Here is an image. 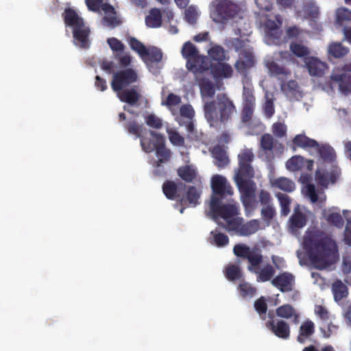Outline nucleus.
Here are the masks:
<instances>
[{"label":"nucleus","mask_w":351,"mask_h":351,"mask_svg":"<svg viewBox=\"0 0 351 351\" xmlns=\"http://www.w3.org/2000/svg\"><path fill=\"white\" fill-rule=\"evenodd\" d=\"M327 222L338 228H341L343 226V219L342 216L338 213H332L326 216Z\"/></svg>","instance_id":"56"},{"label":"nucleus","mask_w":351,"mask_h":351,"mask_svg":"<svg viewBox=\"0 0 351 351\" xmlns=\"http://www.w3.org/2000/svg\"><path fill=\"white\" fill-rule=\"evenodd\" d=\"M125 129L130 134L140 138L142 149L146 153L152 152L157 147L158 136H162L152 130H148L136 121H129L124 124Z\"/></svg>","instance_id":"5"},{"label":"nucleus","mask_w":351,"mask_h":351,"mask_svg":"<svg viewBox=\"0 0 351 351\" xmlns=\"http://www.w3.org/2000/svg\"><path fill=\"white\" fill-rule=\"evenodd\" d=\"M208 64L206 71L210 69L213 77L215 80L228 79L233 75V69L228 63L224 62L211 63L208 58Z\"/></svg>","instance_id":"15"},{"label":"nucleus","mask_w":351,"mask_h":351,"mask_svg":"<svg viewBox=\"0 0 351 351\" xmlns=\"http://www.w3.org/2000/svg\"><path fill=\"white\" fill-rule=\"evenodd\" d=\"M254 158L251 149H245L238 155L239 169L234 176V181L241 193L242 204L246 211L255 208L256 183L252 180L254 171L251 165Z\"/></svg>","instance_id":"2"},{"label":"nucleus","mask_w":351,"mask_h":351,"mask_svg":"<svg viewBox=\"0 0 351 351\" xmlns=\"http://www.w3.org/2000/svg\"><path fill=\"white\" fill-rule=\"evenodd\" d=\"M342 272L345 275V282L346 284L351 285V256H345L343 257Z\"/></svg>","instance_id":"52"},{"label":"nucleus","mask_w":351,"mask_h":351,"mask_svg":"<svg viewBox=\"0 0 351 351\" xmlns=\"http://www.w3.org/2000/svg\"><path fill=\"white\" fill-rule=\"evenodd\" d=\"M270 319L265 323V326L271 330L276 337L283 339H287L290 337V326L284 320L275 321L274 315L270 313L268 314Z\"/></svg>","instance_id":"13"},{"label":"nucleus","mask_w":351,"mask_h":351,"mask_svg":"<svg viewBox=\"0 0 351 351\" xmlns=\"http://www.w3.org/2000/svg\"><path fill=\"white\" fill-rule=\"evenodd\" d=\"M305 66L308 69L309 74L312 76L322 77L328 68L325 62L320 61L318 58L310 56L305 61Z\"/></svg>","instance_id":"18"},{"label":"nucleus","mask_w":351,"mask_h":351,"mask_svg":"<svg viewBox=\"0 0 351 351\" xmlns=\"http://www.w3.org/2000/svg\"><path fill=\"white\" fill-rule=\"evenodd\" d=\"M139 80L137 71L132 68H126L114 73L111 81L112 89L117 93L120 101L130 106H135L141 98L140 86H132Z\"/></svg>","instance_id":"3"},{"label":"nucleus","mask_w":351,"mask_h":351,"mask_svg":"<svg viewBox=\"0 0 351 351\" xmlns=\"http://www.w3.org/2000/svg\"><path fill=\"white\" fill-rule=\"evenodd\" d=\"M145 123L150 128L160 129L162 127V121L154 114H149L145 118Z\"/></svg>","instance_id":"57"},{"label":"nucleus","mask_w":351,"mask_h":351,"mask_svg":"<svg viewBox=\"0 0 351 351\" xmlns=\"http://www.w3.org/2000/svg\"><path fill=\"white\" fill-rule=\"evenodd\" d=\"M204 116L211 127L226 124L236 112L233 101L225 94L219 95L216 100L205 103Z\"/></svg>","instance_id":"4"},{"label":"nucleus","mask_w":351,"mask_h":351,"mask_svg":"<svg viewBox=\"0 0 351 351\" xmlns=\"http://www.w3.org/2000/svg\"><path fill=\"white\" fill-rule=\"evenodd\" d=\"M294 282L293 276L288 272H283L271 280L274 287L278 289L281 292H288L292 290Z\"/></svg>","instance_id":"16"},{"label":"nucleus","mask_w":351,"mask_h":351,"mask_svg":"<svg viewBox=\"0 0 351 351\" xmlns=\"http://www.w3.org/2000/svg\"><path fill=\"white\" fill-rule=\"evenodd\" d=\"M260 228V222L258 219H252L246 223L241 224L239 233L241 236H249L256 233Z\"/></svg>","instance_id":"36"},{"label":"nucleus","mask_w":351,"mask_h":351,"mask_svg":"<svg viewBox=\"0 0 351 351\" xmlns=\"http://www.w3.org/2000/svg\"><path fill=\"white\" fill-rule=\"evenodd\" d=\"M257 269H254V271H252L257 274L258 282H267L270 280L275 274V269L270 264H267L261 269L256 271Z\"/></svg>","instance_id":"34"},{"label":"nucleus","mask_w":351,"mask_h":351,"mask_svg":"<svg viewBox=\"0 0 351 351\" xmlns=\"http://www.w3.org/2000/svg\"><path fill=\"white\" fill-rule=\"evenodd\" d=\"M274 138L270 134H264L261 138V147L265 152H271L274 149Z\"/></svg>","instance_id":"54"},{"label":"nucleus","mask_w":351,"mask_h":351,"mask_svg":"<svg viewBox=\"0 0 351 351\" xmlns=\"http://www.w3.org/2000/svg\"><path fill=\"white\" fill-rule=\"evenodd\" d=\"M210 211L215 217H220L225 221L239 215V208L236 204H222L221 200L217 197H213L210 202Z\"/></svg>","instance_id":"8"},{"label":"nucleus","mask_w":351,"mask_h":351,"mask_svg":"<svg viewBox=\"0 0 351 351\" xmlns=\"http://www.w3.org/2000/svg\"><path fill=\"white\" fill-rule=\"evenodd\" d=\"M208 55L214 61L217 62H224L229 60V56H226V51L220 45H215L208 50Z\"/></svg>","instance_id":"31"},{"label":"nucleus","mask_w":351,"mask_h":351,"mask_svg":"<svg viewBox=\"0 0 351 351\" xmlns=\"http://www.w3.org/2000/svg\"><path fill=\"white\" fill-rule=\"evenodd\" d=\"M114 58L119 61L120 66L125 69L128 68L132 62V57L129 53H114Z\"/></svg>","instance_id":"62"},{"label":"nucleus","mask_w":351,"mask_h":351,"mask_svg":"<svg viewBox=\"0 0 351 351\" xmlns=\"http://www.w3.org/2000/svg\"><path fill=\"white\" fill-rule=\"evenodd\" d=\"M348 51V49L340 43H332L328 47L329 54L337 58L346 56Z\"/></svg>","instance_id":"43"},{"label":"nucleus","mask_w":351,"mask_h":351,"mask_svg":"<svg viewBox=\"0 0 351 351\" xmlns=\"http://www.w3.org/2000/svg\"><path fill=\"white\" fill-rule=\"evenodd\" d=\"M62 16L65 25L73 28L84 22L83 19L71 8H66L62 14Z\"/></svg>","instance_id":"26"},{"label":"nucleus","mask_w":351,"mask_h":351,"mask_svg":"<svg viewBox=\"0 0 351 351\" xmlns=\"http://www.w3.org/2000/svg\"><path fill=\"white\" fill-rule=\"evenodd\" d=\"M351 21V11L346 8H340L336 12V21L339 25H342L344 21Z\"/></svg>","instance_id":"55"},{"label":"nucleus","mask_w":351,"mask_h":351,"mask_svg":"<svg viewBox=\"0 0 351 351\" xmlns=\"http://www.w3.org/2000/svg\"><path fill=\"white\" fill-rule=\"evenodd\" d=\"M255 311L258 313L260 317L265 320L266 319V313L268 309L267 301L265 297L261 296L258 298L254 303Z\"/></svg>","instance_id":"50"},{"label":"nucleus","mask_w":351,"mask_h":351,"mask_svg":"<svg viewBox=\"0 0 351 351\" xmlns=\"http://www.w3.org/2000/svg\"><path fill=\"white\" fill-rule=\"evenodd\" d=\"M282 31L280 28L276 29V31L266 32V39L269 45H280L282 43L285 42V40L282 38Z\"/></svg>","instance_id":"47"},{"label":"nucleus","mask_w":351,"mask_h":351,"mask_svg":"<svg viewBox=\"0 0 351 351\" xmlns=\"http://www.w3.org/2000/svg\"><path fill=\"white\" fill-rule=\"evenodd\" d=\"M211 154L215 160V165L219 168H223L229 163V158L223 147L220 145L215 146L211 150Z\"/></svg>","instance_id":"22"},{"label":"nucleus","mask_w":351,"mask_h":351,"mask_svg":"<svg viewBox=\"0 0 351 351\" xmlns=\"http://www.w3.org/2000/svg\"><path fill=\"white\" fill-rule=\"evenodd\" d=\"M178 176L186 182H193L197 176V171L192 165H184L177 170Z\"/></svg>","instance_id":"29"},{"label":"nucleus","mask_w":351,"mask_h":351,"mask_svg":"<svg viewBox=\"0 0 351 351\" xmlns=\"http://www.w3.org/2000/svg\"><path fill=\"white\" fill-rule=\"evenodd\" d=\"M202 191L194 186H189L187 188L185 195V204L188 202L190 205L195 206L199 204V199L200 198Z\"/></svg>","instance_id":"32"},{"label":"nucleus","mask_w":351,"mask_h":351,"mask_svg":"<svg viewBox=\"0 0 351 351\" xmlns=\"http://www.w3.org/2000/svg\"><path fill=\"white\" fill-rule=\"evenodd\" d=\"M240 295L243 298H252L256 294L257 289L249 282L243 281L238 286Z\"/></svg>","instance_id":"44"},{"label":"nucleus","mask_w":351,"mask_h":351,"mask_svg":"<svg viewBox=\"0 0 351 351\" xmlns=\"http://www.w3.org/2000/svg\"><path fill=\"white\" fill-rule=\"evenodd\" d=\"M272 184L274 187L287 193L293 192L295 189V183L291 180L284 177L276 179Z\"/></svg>","instance_id":"40"},{"label":"nucleus","mask_w":351,"mask_h":351,"mask_svg":"<svg viewBox=\"0 0 351 351\" xmlns=\"http://www.w3.org/2000/svg\"><path fill=\"white\" fill-rule=\"evenodd\" d=\"M315 177L318 185L328 187L330 183L333 184L336 182L337 174L334 170L328 171L325 169H318L315 171Z\"/></svg>","instance_id":"20"},{"label":"nucleus","mask_w":351,"mask_h":351,"mask_svg":"<svg viewBox=\"0 0 351 351\" xmlns=\"http://www.w3.org/2000/svg\"><path fill=\"white\" fill-rule=\"evenodd\" d=\"M186 189L185 184L173 180H166L162 186V192L168 199L178 200L182 205L185 204L184 192Z\"/></svg>","instance_id":"10"},{"label":"nucleus","mask_w":351,"mask_h":351,"mask_svg":"<svg viewBox=\"0 0 351 351\" xmlns=\"http://www.w3.org/2000/svg\"><path fill=\"white\" fill-rule=\"evenodd\" d=\"M302 245L311 264L317 269H327L339 258L337 242L317 229L306 232Z\"/></svg>","instance_id":"1"},{"label":"nucleus","mask_w":351,"mask_h":351,"mask_svg":"<svg viewBox=\"0 0 351 351\" xmlns=\"http://www.w3.org/2000/svg\"><path fill=\"white\" fill-rule=\"evenodd\" d=\"M233 252L237 257L245 258L248 261L250 265L248 269L254 271L258 269L263 262V256L260 252L252 250L248 246L244 244H237L234 246Z\"/></svg>","instance_id":"9"},{"label":"nucleus","mask_w":351,"mask_h":351,"mask_svg":"<svg viewBox=\"0 0 351 351\" xmlns=\"http://www.w3.org/2000/svg\"><path fill=\"white\" fill-rule=\"evenodd\" d=\"M293 143L300 147H316L319 143L314 139L310 138L304 134H298L293 139Z\"/></svg>","instance_id":"39"},{"label":"nucleus","mask_w":351,"mask_h":351,"mask_svg":"<svg viewBox=\"0 0 351 351\" xmlns=\"http://www.w3.org/2000/svg\"><path fill=\"white\" fill-rule=\"evenodd\" d=\"M169 138L170 142L176 146H184V138L176 131H169Z\"/></svg>","instance_id":"63"},{"label":"nucleus","mask_w":351,"mask_h":351,"mask_svg":"<svg viewBox=\"0 0 351 351\" xmlns=\"http://www.w3.org/2000/svg\"><path fill=\"white\" fill-rule=\"evenodd\" d=\"M341 73L331 75V80L338 83L340 91L345 95L351 93V63L344 64Z\"/></svg>","instance_id":"12"},{"label":"nucleus","mask_w":351,"mask_h":351,"mask_svg":"<svg viewBox=\"0 0 351 351\" xmlns=\"http://www.w3.org/2000/svg\"><path fill=\"white\" fill-rule=\"evenodd\" d=\"M346 217V226L344 231V241L348 245H351V213Z\"/></svg>","instance_id":"64"},{"label":"nucleus","mask_w":351,"mask_h":351,"mask_svg":"<svg viewBox=\"0 0 351 351\" xmlns=\"http://www.w3.org/2000/svg\"><path fill=\"white\" fill-rule=\"evenodd\" d=\"M182 55L186 60V68L195 74L204 73L208 68V57L200 55L196 47L188 41L182 49Z\"/></svg>","instance_id":"7"},{"label":"nucleus","mask_w":351,"mask_h":351,"mask_svg":"<svg viewBox=\"0 0 351 351\" xmlns=\"http://www.w3.org/2000/svg\"><path fill=\"white\" fill-rule=\"evenodd\" d=\"M247 43H249L247 39L243 40L239 38H230L226 40L225 45L227 47L234 49L235 51L240 53L241 51H245L247 49L252 50V47H250Z\"/></svg>","instance_id":"27"},{"label":"nucleus","mask_w":351,"mask_h":351,"mask_svg":"<svg viewBox=\"0 0 351 351\" xmlns=\"http://www.w3.org/2000/svg\"><path fill=\"white\" fill-rule=\"evenodd\" d=\"M240 7L231 0H213L210 5V15L217 23L224 24L235 18Z\"/></svg>","instance_id":"6"},{"label":"nucleus","mask_w":351,"mask_h":351,"mask_svg":"<svg viewBox=\"0 0 351 351\" xmlns=\"http://www.w3.org/2000/svg\"><path fill=\"white\" fill-rule=\"evenodd\" d=\"M158 141L157 147L154 149L156 155L158 157L156 162L158 163H165L170 160L171 158V152L165 146V141L163 136H158Z\"/></svg>","instance_id":"21"},{"label":"nucleus","mask_w":351,"mask_h":351,"mask_svg":"<svg viewBox=\"0 0 351 351\" xmlns=\"http://www.w3.org/2000/svg\"><path fill=\"white\" fill-rule=\"evenodd\" d=\"M276 313L278 317L287 319L293 317V322L295 324L298 322L299 315L291 304H287L278 306L276 309Z\"/></svg>","instance_id":"24"},{"label":"nucleus","mask_w":351,"mask_h":351,"mask_svg":"<svg viewBox=\"0 0 351 351\" xmlns=\"http://www.w3.org/2000/svg\"><path fill=\"white\" fill-rule=\"evenodd\" d=\"M273 134L278 138H282L287 134V126L281 122L274 123L272 125Z\"/></svg>","instance_id":"61"},{"label":"nucleus","mask_w":351,"mask_h":351,"mask_svg":"<svg viewBox=\"0 0 351 351\" xmlns=\"http://www.w3.org/2000/svg\"><path fill=\"white\" fill-rule=\"evenodd\" d=\"M307 219L306 215L300 211H295L289 219L290 228L296 231L306 226Z\"/></svg>","instance_id":"30"},{"label":"nucleus","mask_w":351,"mask_h":351,"mask_svg":"<svg viewBox=\"0 0 351 351\" xmlns=\"http://www.w3.org/2000/svg\"><path fill=\"white\" fill-rule=\"evenodd\" d=\"M181 103V98L180 96L174 94L169 93L165 101H162V105L167 106L168 108H171L173 106L179 105Z\"/></svg>","instance_id":"60"},{"label":"nucleus","mask_w":351,"mask_h":351,"mask_svg":"<svg viewBox=\"0 0 351 351\" xmlns=\"http://www.w3.org/2000/svg\"><path fill=\"white\" fill-rule=\"evenodd\" d=\"M314 161L313 160H306L304 157L296 155L292 156L286 162V167L290 171H298L306 166L308 171H312L313 169Z\"/></svg>","instance_id":"17"},{"label":"nucleus","mask_w":351,"mask_h":351,"mask_svg":"<svg viewBox=\"0 0 351 351\" xmlns=\"http://www.w3.org/2000/svg\"><path fill=\"white\" fill-rule=\"evenodd\" d=\"M267 66L271 75L278 77V78L287 77L291 74V71L285 66H280L276 62L271 61L267 62Z\"/></svg>","instance_id":"37"},{"label":"nucleus","mask_w":351,"mask_h":351,"mask_svg":"<svg viewBox=\"0 0 351 351\" xmlns=\"http://www.w3.org/2000/svg\"><path fill=\"white\" fill-rule=\"evenodd\" d=\"M276 197L279 200L281 206V213L283 215H287L290 211L291 199L289 197L281 193L276 194Z\"/></svg>","instance_id":"53"},{"label":"nucleus","mask_w":351,"mask_h":351,"mask_svg":"<svg viewBox=\"0 0 351 351\" xmlns=\"http://www.w3.org/2000/svg\"><path fill=\"white\" fill-rule=\"evenodd\" d=\"M261 214L265 221L270 223L276 215V210L273 205H267L263 207Z\"/></svg>","instance_id":"58"},{"label":"nucleus","mask_w":351,"mask_h":351,"mask_svg":"<svg viewBox=\"0 0 351 351\" xmlns=\"http://www.w3.org/2000/svg\"><path fill=\"white\" fill-rule=\"evenodd\" d=\"M128 41L131 49L136 52L142 60H145V54L147 53V47L144 44L134 37H130Z\"/></svg>","instance_id":"45"},{"label":"nucleus","mask_w":351,"mask_h":351,"mask_svg":"<svg viewBox=\"0 0 351 351\" xmlns=\"http://www.w3.org/2000/svg\"><path fill=\"white\" fill-rule=\"evenodd\" d=\"M225 276L228 280L235 281L243 277V273L239 265L229 264L225 269Z\"/></svg>","instance_id":"41"},{"label":"nucleus","mask_w":351,"mask_h":351,"mask_svg":"<svg viewBox=\"0 0 351 351\" xmlns=\"http://www.w3.org/2000/svg\"><path fill=\"white\" fill-rule=\"evenodd\" d=\"M332 291L334 298L336 301H339L348 295L347 287L340 280H335L332 285Z\"/></svg>","instance_id":"35"},{"label":"nucleus","mask_w":351,"mask_h":351,"mask_svg":"<svg viewBox=\"0 0 351 351\" xmlns=\"http://www.w3.org/2000/svg\"><path fill=\"white\" fill-rule=\"evenodd\" d=\"M226 225L223 223H220L219 225L221 226L223 228L227 230L228 232L237 231L239 232V230L243 223V219L236 216L226 220Z\"/></svg>","instance_id":"46"},{"label":"nucleus","mask_w":351,"mask_h":351,"mask_svg":"<svg viewBox=\"0 0 351 351\" xmlns=\"http://www.w3.org/2000/svg\"><path fill=\"white\" fill-rule=\"evenodd\" d=\"M255 62L252 50L247 49L239 54V58L234 63V68L239 73L245 76L247 71L254 66Z\"/></svg>","instance_id":"14"},{"label":"nucleus","mask_w":351,"mask_h":351,"mask_svg":"<svg viewBox=\"0 0 351 351\" xmlns=\"http://www.w3.org/2000/svg\"><path fill=\"white\" fill-rule=\"evenodd\" d=\"M196 81L200 88L201 94L204 97H213L215 93L213 84L206 78H196Z\"/></svg>","instance_id":"33"},{"label":"nucleus","mask_w":351,"mask_h":351,"mask_svg":"<svg viewBox=\"0 0 351 351\" xmlns=\"http://www.w3.org/2000/svg\"><path fill=\"white\" fill-rule=\"evenodd\" d=\"M211 189L213 194L211 198L217 197L221 200L227 196L233 195L231 185L228 183L226 178L221 175H215L211 179Z\"/></svg>","instance_id":"11"},{"label":"nucleus","mask_w":351,"mask_h":351,"mask_svg":"<svg viewBox=\"0 0 351 351\" xmlns=\"http://www.w3.org/2000/svg\"><path fill=\"white\" fill-rule=\"evenodd\" d=\"M89 34L90 29L85 25L84 22L73 28V38L82 48L86 49L89 47Z\"/></svg>","instance_id":"19"},{"label":"nucleus","mask_w":351,"mask_h":351,"mask_svg":"<svg viewBox=\"0 0 351 351\" xmlns=\"http://www.w3.org/2000/svg\"><path fill=\"white\" fill-rule=\"evenodd\" d=\"M289 49L295 57L302 58L305 61L310 57V49L301 43L291 42L289 45Z\"/></svg>","instance_id":"28"},{"label":"nucleus","mask_w":351,"mask_h":351,"mask_svg":"<svg viewBox=\"0 0 351 351\" xmlns=\"http://www.w3.org/2000/svg\"><path fill=\"white\" fill-rule=\"evenodd\" d=\"M162 13L158 8H152L145 17V24L148 27L157 28L162 25Z\"/></svg>","instance_id":"25"},{"label":"nucleus","mask_w":351,"mask_h":351,"mask_svg":"<svg viewBox=\"0 0 351 351\" xmlns=\"http://www.w3.org/2000/svg\"><path fill=\"white\" fill-rule=\"evenodd\" d=\"M315 332V324L311 320H306L303 322L299 330V335L297 337L298 341L304 343Z\"/></svg>","instance_id":"23"},{"label":"nucleus","mask_w":351,"mask_h":351,"mask_svg":"<svg viewBox=\"0 0 351 351\" xmlns=\"http://www.w3.org/2000/svg\"><path fill=\"white\" fill-rule=\"evenodd\" d=\"M320 158L325 162H331L336 158L334 149L328 145L316 147Z\"/></svg>","instance_id":"38"},{"label":"nucleus","mask_w":351,"mask_h":351,"mask_svg":"<svg viewBox=\"0 0 351 351\" xmlns=\"http://www.w3.org/2000/svg\"><path fill=\"white\" fill-rule=\"evenodd\" d=\"M305 18L308 19H317L319 14V8L314 1H309L303 5Z\"/></svg>","instance_id":"42"},{"label":"nucleus","mask_w":351,"mask_h":351,"mask_svg":"<svg viewBox=\"0 0 351 351\" xmlns=\"http://www.w3.org/2000/svg\"><path fill=\"white\" fill-rule=\"evenodd\" d=\"M148 59L152 62H159L162 59V53L160 49L156 47H149L147 48V53L145 54V60Z\"/></svg>","instance_id":"48"},{"label":"nucleus","mask_w":351,"mask_h":351,"mask_svg":"<svg viewBox=\"0 0 351 351\" xmlns=\"http://www.w3.org/2000/svg\"><path fill=\"white\" fill-rule=\"evenodd\" d=\"M210 234L213 237L214 244L219 247H224L229 243L228 237L226 234L220 232L217 228L211 231Z\"/></svg>","instance_id":"49"},{"label":"nucleus","mask_w":351,"mask_h":351,"mask_svg":"<svg viewBox=\"0 0 351 351\" xmlns=\"http://www.w3.org/2000/svg\"><path fill=\"white\" fill-rule=\"evenodd\" d=\"M256 99L252 88L243 86V106H255Z\"/></svg>","instance_id":"51"},{"label":"nucleus","mask_w":351,"mask_h":351,"mask_svg":"<svg viewBox=\"0 0 351 351\" xmlns=\"http://www.w3.org/2000/svg\"><path fill=\"white\" fill-rule=\"evenodd\" d=\"M107 43L114 53H121L125 49L123 43L116 38H110Z\"/></svg>","instance_id":"59"}]
</instances>
